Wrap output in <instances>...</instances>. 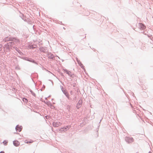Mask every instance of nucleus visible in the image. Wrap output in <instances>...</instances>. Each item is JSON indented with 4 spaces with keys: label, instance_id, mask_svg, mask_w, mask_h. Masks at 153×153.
Instances as JSON below:
<instances>
[{
    "label": "nucleus",
    "instance_id": "obj_1",
    "mask_svg": "<svg viewBox=\"0 0 153 153\" xmlns=\"http://www.w3.org/2000/svg\"><path fill=\"white\" fill-rule=\"evenodd\" d=\"M22 126H19V125H17L16 128V129L17 131L18 132H20L22 130Z\"/></svg>",
    "mask_w": 153,
    "mask_h": 153
},
{
    "label": "nucleus",
    "instance_id": "obj_2",
    "mask_svg": "<svg viewBox=\"0 0 153 153\" xmlns=\"http://www.w3.org/2000/svg\"><path fill=\"white\" fill-rule=\"evenodd\" d=\"M68 126H66V127L62 128L59 129V131H67L68 129Z\"/></svg>",
    "mask_w": 153,
    "mask_h": 153
},
{
    "label": "nucleus",
    "instance_id": "obj_3",
    "mask_svg": "<svg viewBox=\"0 0 153 153\" xmlns=\"http://www.w3.org/2000/svg\"><path fill=\"white\" fill-rule=\"evenodd\" d=\"M61 125V123L59 122H54L53 123V125L54 127H58Z\"/></svg>",
    "mask_w": 153,
    "mask_h": 153
},
{
    "label": "nucleus",
    "instance_id": "obj_4",
    "mask_svg": "<svg viewBox=\"0 0 153 153\" xmlns=\"http://www.w3.org/2000/svg\"><path fill=\"white\" fill-rule=\"evenodd\" d=\"M126 140H127V141L128 142V143H131L133 142L134 140L132 137H127L126 138Z\"/></svg>",
    "mask_w": 153,
    "mask_h": 153
},
{
    "label": "nucleus",
    "instance_id": "obj_5",
    "mask_svg": "<svg viewBox=\"0 0 153 153\" xmlns=\"http://www.w3.org/2000/svg\"><path fill=\"white\" fill-rule=\"evenodd\" d=\"M13 145L16 146H18L20 145L19 142L17 140H16L13 142Z\"/></svg>",
    "mask_w": 153,
    "mask_h": 153
},
{
    "label": "nucleus",
    "instance_id": "obj_6",
    "mask_svg": "<svg viewBox=\"0 0 153 153\" xmlns=\"http://www.w3.org/2000/svg\"><path fill=\"white\" fill-rule=\"evenodd\" d=\"M139 27L142 30L146 28L145 26L144 25L141 23L139 24Z\"/></svg>",
    "mask_w": 153,
    "mask_h": 153
},
{
    "label": "nucleus",
    "instance_id": "obj_7",
    "mask_svg": "<svg viewBox=\"0 0 153 153\" xmlns=\"http://www.w3.org/2000/svg\"><path fill=\"white\" fill-rule=\"evenodd\" d=\"M33 142V141L32 140H26L25 141V143L28 144L29 143H32Z\"/></svg>",
    "mask_w": 153,
    "mask_h": 153
},
{
    "label": "nucleus",
    "instance_id": "obj_8",
    "mask_svg": "<svg viewBox=\"0 0 153 153\" xmlns=\"http://www.w3.org/2000/svg\"><path fill=\"white\" fill-rule=\"evenodd\" d=\"M48 56L49 58L51 59H53L54 58V56L52 54H49Z\"/></svg>",
    "mask_w": 153,
    "mask_h": 153
},
{
    "label": "nucleus",
    "instance_id": "obj_9",
    "mask_svg": "<svg viewBox=\"0 0 153 153\" xmlns=\"http://www.w3.org/2000/svg\"><path fill=\"white\" fill-rule=\"evenodd\" d=\"M23 100L24 102H25L26 103L28 101L27 99H25V98H23Z\"/></svg>",
    "mask_w": 153,
    "mask_h": 153
},
{
    "label": "nucleus",
    "instance_id": "obj_10",
    "mask_svg": "<svg viewBox=\"0 0 153 153\" xmlns=\"http://www.w3.org/2000/svg\"><path fill=\"white\" fill-rule=\"evenodd\" d=\"M8 142L6 141H4L3 142V144L5 145H6L7 144V143Z\"/></svg>",
    "mask_w": 153,
    "mask_h": 153
},
{
    "label": "nucleus",
    "instance_id": "obj_11",
    "mask_svg": "<svg viewBox=\"0 0 153 153\" xmlns=\"http://www.w3.org/2000/svg\"><path fill=\"white\" fill-rule=\"evenodd\" d=\"M0 153H5L4 151H1L0 152Z\"/></svg>",
    "mask_w": 153,
    "mask_h": 153
}]
</instances>
